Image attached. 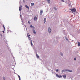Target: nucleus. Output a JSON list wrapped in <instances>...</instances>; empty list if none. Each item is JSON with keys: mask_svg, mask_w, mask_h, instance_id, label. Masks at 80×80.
I'll return each mask as SVG.
<instances>
[{"mask_svg": "<svg viewBox=\"0 0 80 80\" xmlns=\"http://www.w3.org/2000/svg\"><path fill=\"white\" fill-rule=\"evenodd\" d=\"M56 76L57 77H58V78H60L62 77V76L60 75H58L57 74H56Z\"/></svg>", "mask_w": 80, "mask_h": 80, "instance_id": "nucleus-3", "label": "nucleus"}, {"mask_svg": "<svg viewBox=\"0 0 80 80\" xmlns=\"http://www.w3.org/2000/svg\"><path fill=\"white\" fill-rule=\"evenodd\" d=\"M62 72H72V70L66 69V70H62Z\"/></svg>", "mask_w": 80, "mask_h": 80, "instance_id": "nucleus-1", "label": "nucleus"}, {"mask_svg": "<svg viewBox=\"0 0 80 80\" xmlns=\"http://www.w3.org/2000/svg\"><path fill=\"white\" fill-rule=\"evenodd\" d=\"M56 72H58V69H56Z\"/></svg>", "mask_w": 80, "mask_h": 80, "instance_id": "nucleus-19", "label": "nucleus"}, {"mask_svg": "<svg viewBox=\"0 0 80 80\" xmlns=\"http://www.w3.org/2000/svg\"><path fill=\"white\" fill-rule=\"evenodd\" d=\"M31 44L32 46V45H33V44L32 43V41H31Z\"/></svg>", "mask_w": 80, "mask_h": 80, "instance_id": "nucleus-18", "label": "nucleus"}, {"mask_svg": "<svg viewBox=\"0 0 80 80\" xmlns=\"http://www.w3.org/2000/svg\"><path fill=\"white\" fill-rule=\"evenodd\" d=\"M23 3H25V0H23Z\"/></svg>", "mask_w": 80, "mask_h": 80, "instance_id": "nucleus-26", "label": "nucleus"}, {"mask_svg": "<svg viewBox=\"0 0 80 80\" xmlns=\"http://www.w3.org/2000/svg\"><path fill=\"white\" fill-rule=\"evenodd\" d=\"M46 18H45L44 19V23H45V22H46Z\"/></svg>", "mask_w": 80, "mask_h": 80, "instance_id": "nucleus-9", "label": "nucleus"}, {"mask_svg": "<svg viewBox=\"0 0 80 80\" xmlns=\"http://www.w3.org/2000/svg\"><path fill=\"white\" fill-rule=\"evenodd\" d=\"M62 1V2H64V0H60Z\"/></svg>", "mask_w": 80, "mask_h": 80, "instance_id": "nucleus-27", "label": "nucleus"}, {"mask_svg": "<svg viewBox=\"0 0 80 80\" xmlns=\"http://www.w3.org/2000/svg\"><path fill=\"white\" fill-rule=\"evenodd\" d=\"M19 10L20 12H21V10H22V6H20V7L19 8Z\"/></svg>", "mask_w": 80, "mask_h": 80, "instance_id": "nucleus-6", "label": "nucleus"}, {"mask_svg": "<svg viewBox=\"0 0 80 80\" xmlns=\"http://www.w3.org/2000/svg\"><path fill=\"white\" fill-rule=\"evenodd\" d=\"M25 7L26 8H28V10H29V7H28V6L26 5Z\"/></svg>", "mask_w": 80, "mask_h": 80, "instance_id": "nucleus-8", "label": "nucleus"}, {"mask_svg": "<svg viewBox=\"0 0 80 80\" xmlns=\"http://www.w3.org/2000/svg\"><path fill=\"white\" fill-rule=\"evenodd\" d=\"M72 12L75 13L76 12V9L75 8H72L70 9Z\"/></svg>", "mask_w": 80, "mask_h": 80, "instance_id": "nucleus-2", "label": "nucleus"}, {"mask_svg": "<svg viewBox=\"0 0 80 80\" xmlns=\"http://www.w3.org/2000/svg\"><path fill=\"white\" fill-rule=\"evenodd\" d=\"M30 39H31V38H30V37H29V38H28V39H29V40H30Z\"/></svg>", "mask_w": 80, "mask_h": 80, "instance_id": "nucleus-29", "label": "nucleus"}, {"mask_svg": "<svg viewBox=\"0 0 80 80\" xmlns=\"http://www.w3.org/2000/svg\"><path fill=\"white\" fill-rule=\"evenodd\" d=\"M3 33H4V31H3Z\"/></svg>", "mask_w": 80, "mask_h": 80, "instance_id": "nucleus-31", "label": "nucleus"}, {"mask_svg": "<svg viewBox=\"0 0 80 80\" xmlns=\"http://www.w3.org/2000/svg\"><path fill=\"white\" fill-rule=\"evenodd\" d=\"M48 31L49 33H50V32H52V29H51V28H48Z\"/></svg>", "mask_w": 80, "mask_h": 80, "instance_id": "nucleus-4", "label": "nucleus"}, {"mask_svg": "<svg viewBox=\"0 0 80 80\" xmlns=\"http://www.w3.org/2000/svg\"><path fill=\"white\" fill-rule=\"evenodd\" d=\"M60 54L62 55V56H63V54L62 53V52L60 53Z\"/></svg>", "mask_w": 80, "mask_h": 80, "instance_id": "nucleus-23", "label": "nucleus"}, {"mask_svg": "<svg viewBox=\"0 0 80 80\" xmlns=\"http://www.w3.org/2000/svg\"><path fill=\"white\" fill-rule=\"evenodd\" d=\"M33 33H34V34H36V32H35V30H33Z\"/></svg>", "mask_w": 80, "mask_h": 80, "instance_id": "nucleus-10", "label": "nucleus"}, {"mask_svg": "<svg viewBox=\"0 0 80 80\" xmlns=\"http://www.w3.org/2000/svg\"><path fill=\"white\" fill-rule=\"evenodd\" d=\"M34 20L35 21H37V17L36 16L34 18Z\"/></svg>", "mask_w": 80, "mask_h": 80, "instance_id": "nucleus-7", "label": "nucleus"}, {"mask_svg": "<svg viewBox=\"0 0 80 80\" xmlns=\"http://www.w3.org/2000/svg\"><path fill=\"white\" fill-rule=\"evenodd\" d=\"M78 46H80V42H78Z\"/></svg>", "mask_w": 80, "mask_h": 80, "instance_id": "nucleus-15", "label": "nucleus"}, {"mask_svg": "<svg viewBox=\"0 0 80 80\" xmlns=\"http://www.w3.org/2000/svg\"><path fill=\"white\" fill-rule=\"evenodd\" d=\"M47 1L48 2V3H50V0H47Z\"/></svg>", "mask_w": 80, "mask_h": 80, "instance_id": "nucleus-11", "label": "nucleus"}, {"mask_svg": "<svg viewBox=\"0 0 80 80\" xmlns=\"http://www.w3.org/2000/svg\"><path fill=\"white\" fill-rule=\"evenodd\" d=\"M3 27L4 28V31H5V26H4V25H3Z\"/></svg>", "mask_w": 80, "mask_h": 80, "instance_id": "nucleus-21", "label": "nucleus"}, {"mask_svg": "<svg viewBox=\"0 0 80 80\" xmlns=\"http://www.w3.org/2000/svg\"><path fill=\"white\" fill-rule=\"evenodd\" d=\"M30 27L31 28H33L34 27L32 25H30Z\"/></svg>", "mask_w": 80, "mask_h": 80, "instance_id": "nucleus-13", "label": "nucleus"}, {"mask_svg": "<svg viewBox=\"0 0 80 80\" xmlns=\"http://www.w3.org/2000/svg\"><path fill=\"white\" fill-rule=\"evenodd\" d=\"M43 13V10H41L40 11V15H42Z\"/></svg>", "mask_w": 80, "mask_h": 80, "instance_id": "nucleus-5", "label": "nucleus"}, {"mask_svg": "<svg viewBox=\"0 0 80 80\" xmlns=\"http://www.w3.org/2000/svg\"><path fill=\"white\" fill-rule=\"evenodd\" d=\"M36 57H37V58H39V56H38V54H36Z\"/></svg>", "mask_w": 80, "mask_h": 80, "instance_id": "nucleus-14", "label": "nucleus"}, {"mask_svg": "<svg viewBox=\"0 0 80 80\" xmlns=\"http://www.w3.org/2000/svg\"><path fill=\"white\" fill-rule=\"evenodd\" d=\"M28 23H29V24H30V23H31V22H30V21H28Z\"/></svg>", "mask_w": 80, "mask_h": 80, "instance_id": "nucleus-22", "label": "nucleus"}, {"mask_svg": "<svg viewBox=\"0 0 80 80\" xmlns=\"http://www.w3.org/2000/svg\"><path fill=\"white\" fill-rule=\"evenodd\" d=\"M18 78H19V80H20V77L19 75L18 76Z\"/></svg>", "mask_w": 80, "mask_h": 80, "instance_id": "nucleus-20", "label": "nucleus"}, {"mask_svg": "<svg viewBox=\"0 0 80 80\" xmlns=\"http://www.w3.org/2000/svg\"><path fill=\"white\" fill-rule=\"evenodd\" d=\"M33 5H34V3H31V6H33Z\"/></svg>", "mask_w": 80, "mask_h": 80, "instance_id": "nucleus-16", "label": "nucleus"}, {"mask_svg": "<svg viewBox=\"0 0 80 80\" xmlns=\"http://www.w3.org/2000/svg\"><path fill=\"white\" fill-rule=\"evenodd\" d=\"M63 78H66V75H63Z\"/></svg>", "mask_w": 80, "mask_h": 80, "instance_id": "nucleus-12", "label": "nucleus"}, {"mask_svg": "<svg viewBox=\"0 0 80 80\" xmlns=\"http://www.w3.org/2000/svg\"><path fill=\"white\" fill-rule=\"evenodd\" d=\"M30 34H29V33L28 34H27V37H30Z\"/></svg>", "mask_w": 80, "mask_h": 80, "instance_id": "nucleus-17", "label": "nucleus"}, {"mask_svg": "<svg viewBox=\"0 0 80 80\" xmlns=\"http://www.w3.org/2000/svg\"><path fill=\"white\" fill-rule=\"evenodd\" d=\"M54 9H55V10H57V9L55 8H54Z\"/></svg>", "mask_w": 80, "mask_h": 80, "instance_id": "nucleus-30", "label": "nucleus"}, {"mask_svg": "<svg viewBox=\"0 0 80 80\" xmlns=\"http://www.w3.org/2000/svg\"><path fill=\"white\" fill-rule=\"evenodd\" d=\"M74 60H77V58H74Z\"/></svg>", "mask_w": 80, "mask_h": 80, "instance_id": "nucleus-28", "label": "nucleus"}, {"mask_svg": "<svg viewBox=\"0 0 80 80\" xmlns=\"http://www.w3.org/2000/svg\"><path fill=\"white\" fill-rule=\"evenodd\" d=\"M0 35L1 37H2V34L1 33H0Z\"/></svg>", "mask_w": 80, "mask_h": 80, "instance_id": "nucleus-24", "label": "nucleus"}, {"mask_svg": "<svg viewBox=\"0 0 80 80\" xmlns=\"http://www.w3.org/2000/svg\"><path fill=\"white\" fill-rule=\"evenodd\" d=\"M19 80H20V79H19Z\"/></svg>", "mask_w": 80, "mask_h": 80, "instance_id": "nucleus-32", "label": "nucleus"}, {"mask_svg": "<svg viewBox=\"0 0 80 80\" xmlns=\"http://www.w3.org/2000/svg\"><path fill=\"white\" fill-rule=\"evenodd\" d=\"M3 80H5V77H3Z\"/></svg>", "mask_w": 80, "mask_h": 80, "instance_id": "nucleus-25", "label": "nucleus"}]
</instances>
